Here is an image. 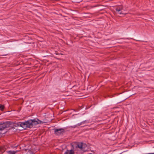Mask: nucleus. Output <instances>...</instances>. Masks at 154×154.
I'll return each instance as SVG.
<instances>
[{
    "label": "nucleus",
    "mask_w": 154,
    "mask_h": 154,
    "mask_svg": "<svg viewBox=\"0 0 154 154\" xmlns=\"http://www.w3.org/2000/svg\"><path fill=\"white\" fill-rule=\"evenodd\" d=\"M29 120L24 122H19L18 124V126L20 125L21 127L25 129L27 128H31V126L29 125Z\"/></svg>",
    "instance_id": "obj_1"
},
{
    "label": "nucleus",
    "mask_w": 154,
    "mask_h": 154,
    "mask_svg": "<svg viewBox=\"0 0 154 154\" xmlns=\"http://www.w3.org/2000/svg\"><path fill=\"white\" fill-rule=\"evenodd\" d=\"M29 125L31 126V128H32L33 125H36L38 124H40L42 123V122L38 119H33L29 120Z\"/></svg>",
    "instance_id": "obj_2"
},
{
    "label": "nucleus",
    "mask_w": 154,
    "mask_h": 154,
    "mask_svg": "<svg viewBox=\"0 0 154 154\" xmlns=\"http://www.w3.org/2000/svg\"><path fill=\"white\" fill-rule=\"evenodd\" d=\"M54 134L57 135H60L65 132V130L63 128L57 129L56 128L54 129Z\"/></svg>",
    "instance_id": "obj_3"
},
{
    "label": "nucleus",
    "mask_w": 154,
    "mask_h": 154,
    "mask_svg": "<svg viewBox=\"0 0 154 154\" xmlns=\"http://www.w3.org/2000/svg\"><path fill=\"white\" fill-rule=\"evenodd\" d=\"M123 9V7L122 5H120L116 6L115 8V10L116 13L119 14H123L122 10Z\"/></svg>",
    "instance_id": "obj_4"
},
{
    "label": "nucleus",
    "mask_w": 154,
    "mask_h": 154,
    "mask_svg": "<svg viewBox=\"0 0 154 154\" xmlns=\"http://www.w3.org/2000/svg\"><path fill=\"white\" fill-rule=\"evenodd\" d=\"M8 124L7 123H0V131H2L8 128Z\"/></svg>",
    "instance_id": "obj_5"
},
{
    "label": "nucleus",
    "mask_w": 154,
    "mask_h": 154,
    "mask_svg": "<svg viewBox=\"0 0 154 154\" xmlns=\"http://www.w3.org/2000/svg\"><path fill=\"white\" fill-rule=\"evenodd\" d=\"M64 154H74V152L73 150H69L67 149Z\"/></svg>",
    "instance_id": "obj_6"
},
{
    "label": "nucleus",
    "mask_w": 154,
    "mask_h": 154,
    "mask_svg": "<svg viewBox=\"0 0 154 154\" xmlns=\"http://www.w3.org/2000/svg\"><path fill=\"white\" fill-rule=\"evenodd\" d=\"M18 151H12V150H9L7 151H6V152L8 154H15L17 152H18Z\"/></svg>",
    "instance_id": "obj_7"
},
{
    "label": "nucleus",
    "mask_w": 154,
    "mask_h": 154,
    "mask_svg": "<svg viewBox=\"0 0 154 154\" xmlns=\"http://www.w3.org/2000/svg\"><path fill=\"white\" fill-rule=\"evenodd\" d=\"M83 143H79L76 146V148H79L82 150L83 149Z\"/></svg>",
    "instance_id": "obj_8"
},
{
    "label": "nucleus",
    "mask_w": 154,
    "mask_h": 154,
    "mask_svg": "<svg viewBox=\"0 0 154 154\" xmlns=\"http://www.w3.org/2000/svg\"><path fill=\"white\" fill-rule=\"evenodd\" d=\"M5 108V106L4 105H1L0 106V109L1 110H3Z\"/></svg>",
    "instance_id": "obj_9"
},
{
    "label": "nucleus",
    "mask_w": 154,
    "mask_h": 154,
    "mask_svg": "<svg viewBox=\"0 0 154 154\" xmlns=\"http://www.w3.org/2000/svg\"><path fill=\"white\" fill-rule=\"evenodd\" d=\"M82 124L81 123V122H80V123H78L77 124V125H78V126H80L81 125H82Z\"/></svg>",
    "instance_id": "obj_10"
},
{
    "label": "nucleus",
    "mask_w": 154,
    "mask_h": 154,
    "mask_svg": "<svg viewBox=\"0 0 154 154\" xmlns=\"http://www.w3.org/2000/svg\"><path fill=\"white\" fill-rule=\"evenodd\" d=\"M78 126V125H77H77H75L73 126V127L74 128H76V127H77Z\"/></svg>",
    "instance_id": "obj_11"
},
{
    "label": "nucleus",
    "mask_w": 154,
    "mask_h": 154,
    "mask_svg": "<svg viewBox=\"0 0 154 154\" xmlns=\"http://www.w3.org/2000/svg\"><path fill=\"white\" fill-rule=\"evenodd\" d=\"M84 122L85 123H88L89 122H88V121L87 120L84 121Z\"/></svg>",
    "instance_id": "obj_12"
},
{
    "label": "nucleus",
    "mask_w": 154,
    "mask_h": 154,
    "mask_svg": "<svg viewBox=\"0 0 154 154\" xmlns=\"http://www.w3.org/2000/svg\"><path fill=\"white\" fill-rule=\"evenodd\" d=\"M81 122V123H82V124H84L85 123L84 122V121H83Z\"/></svg>",
    "instance_id": "obj_13"
},
{
    "label": "nucleus",
    "mask_w": 154,
    "mask_h": 154,
    "mask_svg": "<svg viewBox=\"0 0 154 154\" xmlns=\"http://www.w3.org/2000/svg\"><path fill=\"white\" fill-rule=\"evenodd\" d=\"M92 154V153H89V154Z\"/></svg>",
    "instance_id": "obj_14"
}]
</instances>
